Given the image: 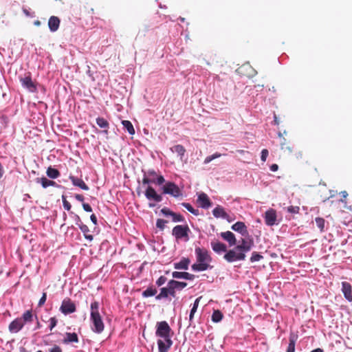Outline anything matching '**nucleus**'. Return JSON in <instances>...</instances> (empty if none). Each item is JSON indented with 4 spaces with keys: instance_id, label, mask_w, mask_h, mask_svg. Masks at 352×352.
<instances>
[{
    "instance_id": "obj_57",
    "label": "nucleus",
    "mask_w": 352,
    "mask_h": 352,
    "mask_svg": "<svg viewBox=\"0 0 352 352\" xmlns=\"http://www.w3.org/2000/svg\"><path fill=\"white\" fill-rule=\"evenodd\" d=\"M75 199L80 202H83L84 201V196L82 195H80V194H76L75 195Z\"/></svg>"
},
{
    "instance_id": "obj_6",
    "label": "nucleus",
    "mask_w": 352,
    "mask_h": 352,
    "mask_svg": "<svg viewBox=\"0 0 352 352\" xmlns=\"http://www.w3.org/2000/svg\"><path fill=\"white\" fill-rule=\"evenodd\" d=\"M164 194H168L174 197L182 195V191L174 182H168L162 188Z\"/></svg>"
},
{
    "instance_id": "obj_59",
    "label": "nucleus",
    "mask_w": 352,
    "mask_h": 352,
    "mask_svg": "<svg viewBox=\"0 0 352 352\" xmlns=\"http://www.w3.org/2000/svg\"><path fill=\"white\" fill-rule=\"evenodd\" d=\"M90 219L94 225H97V223H98L97 217L94 214H92L90 216Z\"/></svg>"
},
{
    "instance_id": "obj_27",
    "label": "nucleus",
    "mask_w": 352,
    "mask_h": 352,
    "mask_svg": "<svg viewBox=\"0 0 352 352\" xmlns=\"http://www.w3.org/2000/svg\"><path fill=\"white\" fill-rule=\"evenodd\" d=\"M79 228L83 233V235L86 239H87L90 241H91L94 239V236L89 234L90 230H89V227L87 225H85L82 223H80L79 224Z\"/></svg>"
},
{
    "instance_id": "obj_60",
    "label": "nucleus",
    "mask_w": 352,
    "mask_h": 352,
    "mask_svg": "<svg viewBox=\"0 0 352 352\" xmlns=\"http://www.w3.org/2000/svg\"><path fill=\"white\" fill-rule=\"evenodd\" d=\"M280 144H281L282 150L287 149V150H289V152L292 151V148L291 147H289V146H287L285 143H281Z\"/></svg>"
},
{
    "instance_id": "obj_63",
    "label": "nucleus",
    "mask_w": 352,
    "mask_h": 352,
    "mask_svg": "<svg viewBox=\"0 0 352 352\" xmlns=\"http://www.w3.org/2000/svg\"><path fill=\"white\" fill-rule=\"evenodd\" d=\"M75 219H76V225H78L79 226V224L80 223H82L80 217L78 214H75Z\"/></svg>"
},
{
    "instance_id": "obj_37",
    "label": "nucleus",
    "mask_w": 352,
    "mask_h": 352,
    "mask_svg": "<svg viewBox=\"0 0 352 352\" xmlns=\"http://www.w3.org/2000/svg\"><path fill=\"white\" fill-rule=\"evenodd\" d=\"M168 286L167 285L166 287H162L161 289H160V293L155 296V298L157 300H161L162 298H167L169 295V293H168Z\"/></svg>"
},
{
    "instance_id": "obj_7",
    "label": "nucleus",
    "mask_w": 352,
    "mask_h": 352,
    "mask_svg": "<svg viewBox=\"0 0 352 352\" xmlns=\"http://www.w3.org/2000/svg\"><path fill=\"white\" fill-rule=\"evenodd\" d=\"M76 310V307L74 302L69 298H65L60 307V311L65 315L72 314Z\"/></svg>"
},
{
    "instance_id": "obj_16",
    "label": "nucleus",
    "mask_w": 352,
    "mask_h": 352,
    "mask_svg": "<svg viewBox=\"0 0 352 352\" xmlns=\"http://www.w3.org/2000/svg\"><path fill=\"white\" fill-rule=\"evenodd\" d=\"M173 344V341L170 338L164 339V340H158L157 345L159 349V352H168V349L170 348Z\"/></svg>"
},
{
    "instance_id": "obj_11",
    "label": "nucleus",
    "mask_w": 352,
    "mask_h": 352,
    "mask_svg": "<svg viewBox=\"0 0 352 352\" xmlns=\"http://www.w3.org/2000/svg\"><path fill=\"white\" fill-rule=\"evenodd\" d=\"M20 81L23 87L28 89L31 92H35L36 91V86L32 81L30 75H28L24 78H21Z\"/></svg>"
},
{
    "instance_id": "obj_19",
    "label": "nucleus",
    "mask_w": 352,
    "mask_h": 352,
    "mask_svg": "<svg viewBox=\"0 0 352 352\" xmlns=\"http://www.w3.org/2000/svg\"><path fill=\"white\" fill-rule=\"evenodd\" d=\"M222 239L226 241L230 246H233L236 245V239L235 235L230 231H226L223 232H221L220 234Z\"/></svg>"
},
{
    "instance_id": "obj_44",
    "label": "nucleus",
    "mask_w": 352,
    "mask_h": 352,
    "mask_svg": "<svg viewBox=\"0 0 352 352\" xmlns=\"http://www.w3.org/2000/svg\"><path fill=\"white\" fill-rule=\"evenodd\" d=\"M168 221L162 219H157L156 221V226L157 228H159L161 230H163L165 228L166 223H167Z\"/></svg>"
},
{
    "instance_id": "obj_47",
    "label": "nucleus",
    "mask_w": 352,
    "mask_h": 352,
    "mask_svg": "<svg viewBox=\"0 0 352 352\" xmlns=\"http://www.w3.org/2000/svg\"><path fill=\"white\" fill-rule=\"evenodd\" d=\"M153 183H155V178H149L148 176H146V175H144V176L142 179V184L144 185L153 184Z\"/></svg>"
},
{
    "instance_id": "obj_58",
    "label": "nucleus",
    "mask_w": 352,
    "mask_h": 352,
    "mask_svg": "<svg viewBox=\"0 0 352 352\" xmlns=\"http://www.w3.org/2000/svg\"><path fill=\"white\" fill-rule=\"evenodd\" d=\"M35 318L36 319V325H35V327H34V330H37V329H39L41 328V322H39V320H38V318L36 316V315H35Z\"/></svg>"
},
{
    "instance_id": "obj_38",
    "label": "nucleus",
    "mask_w": 352,
    "mask_h": 352,
    "mask_svg": "<svg viewBox=\"0 0 352 352\" xmlns=\"http://www.w3.org/2000/svg\"><path fill=\"white\" fill-rule=\"evenodd\" d=\"M157 291L155 288L152 287H148L146 290L142 292V296L145 298L153 296L157 294Z\"/></svg>"
},
{
    "instance_id": "obj_36",
    "label": "nucleus",
    "mask_w": 352,
    "mask_h": 352,
    "mask_svg": "<svg viewBox=\"0 0 352 352\" xmlns=\"http://www.w3.org/2000/svg\"><path fill=\"white\" fill-rule=\"evenodd\" d=\"M316 224L317 227L320 229V231L321 232H323L324 231V227H325V220L322 217H316L315 219Z\"/></svg>"
},
{
    "instance_id": "obj_45",
    "label": "nucleus",
    "mask_w": 352,
    "mask_h": 352,
    "mask_svg": "<svg viewBox=\"0 0 352 352\" xmlns=\"http://www.w3.org/2000/svg\"><path fill=\"white\" fill-rule=\"evenodd\" d=\"M49 329L50 331H52V329L56 326L58 323V320L56 317H51L49 320Z\"/></svg>"
},
{
    "instance_id": "obj_34",
    "label": "nucleus",
    "mask_w": 352,
    "mask_h": 352,
    "mask_svg": "<svg viewBox=\"0 0 352 352\" xmlns=\"http://www.w3.org/2000/svg\"><path fill=\"white\" fill-rule=\"evenodd\" d=\"M297 337L294 335H291L289 337V342L287 349V352H295V344Z\"/></svg>"
},
{
    "instance_id": "obj_8",
    "label": "nucleus",
    "mask_w": 352,
    "mask_h": 352,
    "mask_svg": "<svg viewBox=\"0 0 352 352\" xmlns=\"http://www.w3.org/2000/svg\"><path fill=\"white\" fill-rule=\"evenodd\" d=\"M195 254L197 257V261L198 263H205L210 264V263L212 261L211 256L208 254V250L206 249L197 247L195 248Z\"/></svg>"
},
{
    "instance_id": "obj_21",
    "label": "nucleus",
    "mask_w": 352,
    "mask_h": 352,
    "mask_svg": "<svg viewBox=\"0 0 352 352\" xmlns=\"http://www.w3.org/2000/svg\"><path fill=\"white\" fill-rule=\"evenodd\" d=\"M69 178L74 186H78L84 190H88L89 189V186L84 182L82 179L76 177L73 175H69Z\"/></svg>"
},
{
    "instance_id": "obj_2",
    "label": "nucleus",
    "mask_w": 352,
    "mask_h": 352,
    "mask_svg": "<svg viewBox=\"0 0 352 352\" xmlns=\"http://www.w3.org/2000/svg\"><path fill=\"white\" fill-rule=\"evenodd\" d=\"M33 320L32 310H27L21 317L15 318L9 324L8 330L11 333H17L24 327L25 324L32 323Z\"/></svg>"
},
{
    "instance_id": "obj_10",
    "label": "nucleus",
    "mask_w": 352,
    "mask_h": 352,
    "mask_svg": "<svg viewBox=\"0 0 352 352\" xmlns=\"http://www.w3.org/2000/svg\"><path fill=\"white\" fill-rule=\"evenodd\" d=\"M144 195L148 200H153L155 202H160L162 200V195L157 194L156 190L151 186H147Z\"/></svg>"
},
{
    "instance_id": "obj_43",
    "label": "nucleus",
    "mask_w": 352,
    "mask_h": 352,
    "mask_svg": "<svg viewBox=\"0 0 352 352\" xmlns=\"http://www.w3.org/2000/svg\"><path fill=\"white\" fill-rule=\"evenodd\" d=\"M221 156V153H214L213 155H210V156H208L205 158L204 160V164H208L210 163L212 160L216 159V158H218L219 157Z\"/></svg>"
},
{
    "instance_id": "obj_46",
    "label": "nucleus",
    "mask_w": 352,
    "mask_h": 352,
    "mask_svg": "<svg viewBox=\"0 0 352 352\" xmlns=\"http://www.w3.org/2000/svg\"><path fill=\"white\" fill-rule=\"evenodd\" d=\"M62 201L64 208L69 211L71 210L72 206L70 203L67 200L66 197L65 195H62Z\"/></svg>"
},
{
    "instance_id": "obj_4",
    "label": "nucleus",
    "mask_w": 352,
    "mask_h": 352,
    "mask_svg": "<svg viewBox=\"0 0 352 352\" xmlns=\"http://www.w3.org/2000/svg\"><path fill=\"white\" fill-rule=\"evenodd\" d=\"M171 329L166 321H161L157 323L156 336L163 339H171Z\"/></svg>"
},
{
    "instance_id": "obj_42",
    "label": "nucleus",
    "mask_w": 352,
    "mask_h": 352,
    "mask_svg": "<svg viewBox=\"0 0 352 352\" xmlns=\"http://www.w3.org/2000/svg\"><path fill=\"white\" fill-rule=\"evenodd\" d=\"M221 156V153H214L213 155H210V156H208L205 158L204 160V164H208L210 163L212 160L216 159V158H218L219 157Z\"/></svg>"
},
{
    "instance_id": "obj_17",
    "label": "nucleus",
    "mask_w": 352,
    "mask_h": 352,
    "mask_svg": "<svg viewBox=\"0 0 352 352\" xmlns=\"http://www.w3.org/2000/svg\"><path fill=\"white\" fill-rule=\"evenodd\" d=\"M197 201L203 208H208L212 206V202L208 196L204 192H201L198 195Z\"/></svg>"
},
{
    "instance_id": "obj_35",
    "label": "nucleus",
    "mask_w": 352,
    "mask_h": 352,
    "mask_svg": "<svg viewBox=\"0 0 352 352\" xmlns=\"http://www.w3.org/2000/svg\"><path fill=\"white\" fill-rule=\"evenodd\" d=\"M124 127L127 130L129 134L133 135L135 133V129L132 123L129 120H123L122 122Z\"/></svg>"
},
{
    "instance_id": "obj_9",
    "label": "nucleus",
    "mask_w": 352,
    "mask_h": 352,
    "mask_svg": "<svg viewBox=\"0 0 352 352\" xmlns=\"http://www.w3.org/2000/svg\"><path fill=\"white\" fill-rule=\"evenodd\" d=\"M265 223L268 226H272L276 223L277 215L274 209L270 208L264 214Z\"/></svg>"
},
{
    "instance_id": "obj_50",
    "label": "nucleus",
    "mask_w": 352,
    "mask_h": 352,
    "mask_svg": "<svg viewBox=\"0 0 352 352\" xmlns=\"http://www.w3.org/2000/svg\"><path fill=\"white\" fill-rule=\"evenodd\" d=\"M46 299H47V294L45 292H44V293H43V295L38 301V306L40 307H42L45 304Z\"/></svg>"
},
{
    "instance_id": "obj_41",
    "label": "nucleus",
    "mask_w": 352,
    "mask_h": 352,
    "mask_svg": "<svg viewBox=\"0 0 352 352\" xmlns=\"http://www.w3.org/2000/svg\"><path fill=\"white\" fill-rule=\"evenodd\" d=\"M182 205L186 208L190 212L195 215L199 214L198 210L193 208V207L188 203H182Z\"/></svg>"
},
{
    "instance_id": "obj_26",
    "label": "nucleus",
    "mask_w": 352,
    "mask_h": 352,
    "mask_svg": "<svg viewBox=\"0 0 352 352\" xmlns=\"http://www.w3.org/2000/svg\"><path fill=\"white\" fill-rule=\"evenodd\" d=\"M191 267L193 271L201 272L207 270L208 269L211 268L212 267L208 263L197 262V263H194L191 266Z\"/></svg>"
},
{
    "instance_id": "obj_22",
    "label": "nucleus",
    "mask_w": 352,
    "mask_h": 352,
    "mask_svg": "<svg viewBox=\"0 0 352 352\" xmlns=\"http://www.w3.org/2000/svg\"><path fill=\"white\" fill-rule=\"evenodd\" d=\"M172 276L174 278H184L190 280H192L195 278L194 274L186 272H173Z\"/></svg>"
},
{
    "instance_id": "obj_32",
    "label": "nucleus",
    "mask_w": 352,
    "mask_h": 352,
    "mask_svg": "<svg viewBox=\"0 0 352 352\" xmlns=\"http://www.w3.org/2000/svg\"><path fill=\"white\" fill-rule=\"evenodd\" d=\"M171 151L173 153H177V155L180 156L181 159H182L186 153L185 148L181 144L174 146L173 148H171Z\"/></svg>"
},
{
    "instance_id": "obj_49",
    "label": "nucleus",
    "mask_w": 352,
    "mask_h": 352,
    "mask_svg": "<svg viewBox=\"0 0 352 352\" xmlns=\"http://www.w3.org/2000/svg\"><path fill=\"white\" fill-rule=\"evenodd\" d=\"M167 280V278L164 276H161L156 281V285L160 287L164 285Z\"/></svg>"
},
{
    "instance_id": "obj_64",
    "label": "nucleus",
    "mask_w": 352,
    "mask_h": 352,
    "mask_svg": "<svg viewBox=\"0 0 352 352\" xmlns=\"http://www.w3.org/2000/svg\"><path fill=\"white\" fill-rule=\"evenodd\" d=\"M3 174H4V170H3L1 163L0 162V179L2 178Z\"/></svg>"
},
{
    "instance_id": "obj_24",
    "label": "nucleus",
    "mask_w": 352,
    "mask_h": 352,
    "mask_svg": "<svg viewBox=\"0 0 352 352\" xmlns=\"http://www.w3.org/2000/svg\"><path fill=\"white\" fill-rule=\"evenodd\" d=\"M79 341L78 335L76 333H69L67 332L65 333V336L63 340V342L64 344H69L71 342L78 343Z\"/></svg>"
},
{
    "instance_id": "obj_29",
    "label": "nucleus",
    "mask_w": 352,
    "mask_h": 352,
    "mask_svg": "<svg viewBox=\"0 0 352 352\" xmlns=\"http://www.w3.org/2000/svg\"><path fill=\"white\" fill-rule=\"evenodd\" d=\"M201 298V297L197 298L193 303V305L190 310V316H189V326L191 325V324H192V321L195 313L197 311Z\"/></svg>"
},
{
    "instance_id": "obj_56",
    "label": "nucleus",
    "mask_w": 352,
    "mask_h": 352,
    "mask_svg": "<svg viewBox=\"0 0 352 352\" xmlns=\"http://www.w3.org/2000/svg\"><path fill=\"white\" fill-rule=\"evenodd\" d=\"M147 175L148 177H153L152 178H155L157 176L156 172L154 170H149L147 173Z\"/></svg>"
},
{
    "instance_id": "obj_53",
    "label": "nucleus",
    "mask_w": 352,
    "mask_h": 352,
    "mask_svg": "<svg viewBox=\"0 0 352 352\" xmlns=\"http://www.w3.org/2000/svg\"><path fill=\"white\" fill-rule=\"evenodd\" d=\"M168 289H168L169 295H170L173 297H175V296H176V289L171 285H168Z\"/></svg>"
},
{
    "instance_id": "obj_52",
    "label": "nucleus",
    "mask_w": 352,
    "mask_h": 352,
    "mask_svg": "<svg viewBox=\"0 0 352 352\" xmlns=\"http://www.w3.org/2000/svg\"><path fill=\"white\" fill-rule=\"evenodd\" d=\"M269 152L267 149H263L261 151V159L263 162H265L268 156Z\"/></svg>"
},
{
    "instance_id": "obj_39",
    "label": "nucleus",
    "mask_w": 352,
    "mask_h": 352,
    "mask_svg": "<svg viewBox=\"0 0 352 352\" xmlns=\"http://www.w3.org/2000/svg\"><path fill=\"white\" fill-rule=\"evenodd\" d=\"M223 318V314L219 310H214L212 315V320L214 322H219Z\"/></svg>"
},
{
    "instance_id": "obj_23",
    "label": "nucleus",
    "mask_w": 352,
    "mask_h": 352,
    "mask_svg": "<svg viewBox=\"0 0 352 352\" xmlns=\"http://www.w3.org/2000/svg\"><path fill=\"white\" fill-rule=\"evenodd\" d=\"M60 25V19L57 16H52L49 19L48 26L52 32L56 31Z\"/></svg>"
},
{
    "instance_id": "obj_25",
    "label": "nucleus",
    "mask_w": 352,
    "mask_h": 352,
    "mask_svg": "<svg viewBox=\"0 0 352 352\" xmlns=\"http://www.w3.org/2000/svg\"><path fill=\"white\" fill-rule=\"evenodd\" d=\"M190 261L188 258H182L178 263H174V267L177 270H188Z\"/></svg>"
},
{
    "instance_id": "obj_3",
    "label": "nucleus",
    "mask_w": 352,
    "mask_h": 352,
    "mask_svg": "<svg viewBox=\"0 0 352 352\" xmlns=\"http://www.w3.org/2000/svg\"><path fill=\"white\" fill-rule=\"evenodd\" d=\"M190 232L188 225H178L175 226L172 230V234L177 240L184 239L185 241L189 240L188 234Z\"/></svg>"
},
{
    "instance_id": "obj_30",
    "label": "nucleus",
    "mask_w": 352,
    "mask_h": 352,
    "mask_svg": "<svg viewBox=\"0 0 352 352\" xmlns=\"http://www.w3.org/2000/svg\"><path fill=\"white\" fill-rule=\"evenodd\" d=\"M46 174L51 179H56L60 176L59 170L51 166L47 168Z\"/></svg>"
},
{
    "instance_id": "obj_1",
    "label": "nucleus",
    "mask_w": 352,
    "mask_h": 352,
    "mask_svg": "<svg viewBox=\"0 0 352 352\" xmlns=\"http://www.w3.org/2000/svg\"><path fill=\"white\" fill-rule=\"evenodd\" d=\"M100 305L97 301H94L90 305V320L92 324L91 329L94 333H101L104 329L102 316L99 312Z\"/></svg>"
},
{
    "instance_id": "obj_54",
    "label": "nucleus",
    "mask_w": 352,
    "mask_h": 352,
    "mask_svg": "<svg viewBox=\"0 0 352 352\" xmlns=\"http://www.w3.org/2000/svg\"><path fill=\"white\" fill-rule=\"evenodd\" d=\"M50 352H63L62 349L58 346L54 345L50 350Z\"/></svg>"
},
{
    "instance_id": "obj_55",
    "label": "nucleus",
    "mask_w": 352,
    "mask_h": 352,
    "mask_svg": "<svg viewBox=\"0 0 352 352\" xmlns=\"http://www.w3.org/2000/svg\"><path fill=\"white\" fill-rule=\"evenodd\" d=\"M82 208L86 212H91L92 211V208H91V206L88 204L83 203Z\"/></svg>"
},
{
    "instance_id": "obj_48",
    "label": "nucleus",
    "mask_w": 352,
    "mask_h": 352,
    "mask_svg": "<svg viewBox=\"0 0 352 352\" xmlns=\"http://www.w3.org/2000/svg\"><path fill=\"white\" fill-rule=\"evenodd\" d=\"M287 212L292 214H298L300 211L298 206H290L287 209Z\"/></svg>"
},
{
    "instance_id": "obj_12",
    "label": "nucleus",
    "mask_w": 352,
    "mask_h": 352,
    "mask_svg": "<svg viewBox=\"0 0 352 352\" xmlns=\"http://www.w3.org/2000/svg\"><path fill=\"white\" fill-rule=\"evenodd\" d=\"M161 212L165 216H171L172 220L174 222H183L185 220L184 217L182 214L175 213L166 207L161 210Z\"/></svg>"
},
{
    "instance_id": "obj_33",
    "label": "nucleus",
    "mask_w": 352,
    "mask_h": 352,
    "mask_svg": "<svg viewBox=\"0 0 352 352\" xmlns=\"http://www.w3.org/2000/svg\"><path fill=\"white\" fill-rule=\"evenodd\" d=\"M96 123L100 128L105 129L104 132L107 133V129L109 128V124L107 120L104 118L98 117L96 118Z\"/></svg>"
},
{
    "instance_id": "obj_18",
    "label": "nucleus",
    "mask_w": 352,
    "mask_h": 352,
    "mask_svg": "<svg viewBox=\"0 0 352 352\" xmlns=\"http://www.w3.org/2000/svg\"><path fill=\"white\" fill-rule=\"evenodd\" d=\"M231 228L233 230L239 232L242 236L248 235L247 226L242 221H237L236 223L232 226Z\"/></svg>"
},
{
    "instance_id": "obj_61",
    "label": "nucleus",
    "mask_w": 352,
    "mask_h": 352,
    "mask_svg": "<svg viewBox=\"0 0 352 352\" xmlns=\"http://www.w3.org/2000/svg\"><path fill=\"white\" fill-rule=\"evenodd\" d=\"M278 166L276 164H274L270 166V170L273 172L278 170Z\"/></svg>"
},
{
    "instance_id": "obj_28",
    "label": "nucleus",
    "mask_w": 352,
    "mask_h": 352,
    "mask_svg": "<svg viewBox=\"0 0 352 352\" xmlns=\"http://www.w3.org/2000/svg\"><path fill=\"white\" fill-rule=\"evenodd\" d=\"M37 183H41L42 185V187L44 188H46L49 186H56V183L52 180H49L46 177H43L41 178H37L36 179Z\"/></svg>"
},
{
    "instance_id": "obj_40",
    "label": "nucleus",
    "mask_w": 352,
    "mask_h": 352,
    "mask_svg": "<svg viewBox=\"0 0 352 352\" xmlns=\"http://www.w3.org/2000/svg\"><path fill=\"white\" fill-rule=\"evenodd\" d=\"M263 258V256L257 252H253L250 257V261L254 263Z\"/></svg>"
},
{
    "instance_id": "obj_15",
    "label": "nucleus",
    "mask_w": 352,
    "mask_h": 352,
    "mask_svg": "<svg viewBox=\"0 0 352 352\" xmlns=\"http://www.w3.org/2000/svg\"><path fill=\"white\" fill-rule=\"evenodd\" d=\"M342 292L344 298L349 302L352 301V286L348 282L342 283Z\"/></svg>"
},
{
    "instance_id": "obj_14",
    "label": "nucleus",
    "mask_w": 352,
    "mask_h": 352,
    "mask_svg": "<svg viewBox=\"0 0 352 352\" xmlns=\"http://www.w3.org/2000/svg\"><path fill=\"white\" fill-rule=\"evenodd\" d=\"M212 214L216 218H223L227 219L230 222L232 221L230 218V215L225 211L224 208L220 206H217L214 208Z\"/></svg>"
},
{
    "instance_id": "obj_51",
    "label": "nucleus",
    "mask_w": 352,
    "mask_h": 352,
    "mask_svg": "<svg viewBox=\"0 0 352 352\" xmlns=\"http://www.w3.org/2000/svg\"><path fill=\"white\" fill-rule=\"evenodd\" d=\"M165 182L164 177L162 175H157L155 178V183L157 185H162Z\"/></svg>"
},
{
    "instance_id": "obj_20",
    "label": "nucleus",
    "mask_w": 352,
    "mask_h": 352,
    "mask_svg": "<svg viewBox=\"0 0 352 352\" xmlns=\"http://www.w3.org/2000/svg\"><path fill=\"white\" fill-rule=\"evenodd\" d=\"M211 247H212L213 251L218 254L227 252V247H226V244H224L219 241H212Z\"/></svg>"
},
{
    "instance_id": "obj_13",
    "label": "nucleus",
    "mask_w": 352,
    "mask_h": 352,
    "mask_svg": "<svg viewBox=\"0 0 352 352\" xmlns=\"http://www.w3.org/2000/svg\"><path fill=\"white\" fill-rule=\"evenodd\" d=\"M241 243L236 245V250L243 252L245 254L246 252L250 251L253 245L252 240L247 241L245 239H241Z\"/></svg>"
},
{
    "instance_id": "obj_62",
    "label": "nucleus",
    "mask_w": 352,
    "mask_h": 352,
    "mask_svg": "<svg viewBox=\"0 0 352 352\" xmlns=\"http://www.w3.org/2000/svg\"><path fill=\"white\" fill-rule=\"evenodd\" d=\"M320 199L322 201H325L326 200L329 199L330 196H328V195H320Z\"/></svg>"
},
{
    "instance_id": "obj_5",
    "label": "nucleus",
    "mask_w": 352,
    "mask_h": 352,
    "mask_svg": "<svg viewBox=\"0 0 352 352\" xmlns=\"http://www.w3.org/2000/svg\"><path fill=\"white\" fill-rule=\"evenodd\" d=\"M245 256H246L243 252L236 250V246L234 248L227 251L223 256V258L228 262L232 263L236 261H243L245 260Z\"/></svg>"
},
{
    "instance_id": "obj_31",
    "label": "nucleus",
    "mask_w": 352,
    "mask_h": 352,
    "mask_svg": "<svg viewBox=\"0 0 352 352\" xmlns=\"http://www.w3.org/2000/svg\"><path fill=\"white\" fill-rule=\"evenodd\" d=\"M168 285H171L176 290H182L187 286V283L185 282H180L175 280H170L168 282Z\"/></svg>"
}]
</instances>
